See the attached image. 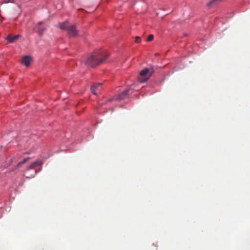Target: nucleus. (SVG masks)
Segmentation results:
<instances>
[{"label":"nucleus","mask_w":250,"mask_h":250,"mask_svg":"<svg viewBox=\"0 0 250 250\" xmlns=\"http://www.w3.org/2000/svg\"><path fill=\"white\" fill-rule=\"evenodd\" d=\"M101 83H97L93 84L91 87V92L95 95L97 94V92L100 89Z\"/></svg>","instance_id":"423d86ee"},{"label":"nucleus","mask_w":250,"mask_h":250,"mask_svg":"<svg viewBox=\"0 0 250 250\" xmlns=\"http://www.w3.org/2000/svg\"><path fill=\"white\" fill-rule=\"evenodd\" d=\"M42 22H39L38 23V24L37 25V26L35 27V29H37V32L41 36L43 34V33H44V31L45 30V28H43V27L40 28V27H39V25L41 24H42Z\"/></svg>","instance_id":"6e6552de"},{"label":"nucleus","mask_w":250,"mask_h":250,"mask_svg":"<svg viewBox=\"0 0 250 250\" xmlns=\"http://www.w3.org/2000/svg\"><path fill=\"white\" fill-rule=\"evenodd\" d=\"M141 38L139 37H136V38H135V42L136 43H140L141 42Z\"/></svg>","instance_id":"f8f14e48"},{"label":"nucleus","mask_w":250,"mask_h":250,"mask_svg":"<svg viewBox=\"0 0 250 250\" xmlns=\"http://www.w3.org/2000/svg\"><path fill=\"white\" fill-rule=\"evenodd\" d=\"M154 72L152 67L149 68H145L141 71L140 73V77L138 78V81L140 83L146 82Z\"/></svg>","instance_id":"f03ea898"},{"label":"nucleus","mask_w":250,"mask_h":250,"mask_svg":"<svg viewBox=\"0 0 250 250\" xmlns=\"http://www.w3.org/2000/svg\"><path fill=\"white\" fill-rule=\"evenodd\" d=\"M29 157H27V158H24L22 161L20 162H19V163H18V166H21V165L23 164L24 163H26L27 161H28V160H29Z\"/></svg>","instance_id":"9d476101"},{"label":"nucleus","mask_w":250,"mask_h":250,"mask_svg":"<svg viewBox=\"0 0 250 250\" xmlns=\"http://www.w3.org/2000/svg\"><path fill=\"white\" fill-rule=\"evenodd\" d=\"M59 27L61 29L67 30L71 36L75 37L78 34V30L76 29V25L69 26L67 21L60 23Z\"/></svg>","instance_id":"7ed1b4c3"},{"label":"nucleus","mask_w":250,"mask_h":250,"mask_svg":"<svg viewBox=\"0 0 250 250\" xmlns=\"http://www.w3.org/2000/svg\"><path fill=\"white\" fill-rule=\"evenodd\" d=\"M130 89L129 88H127L122 93L119 94L116 97V99L119 100H122L124 99L127 95L128 92L130 91Z\"/></svg>","instance_id":"20e7f679"},{"label":"nucleus","mask_w":250,"mask_h":250,"mask_svg":"<svg viewBox=\"0 0 250 250\" xmlns=\"http://www.w3.org/2000/svg\"><path fill=\"white\" fill-rule=\"evenodd\" d=\"M106 52L99 51L93 52L85 61V64L88 66L94 67L99 65L108 56Z\"/></svg>","instance_id":"f257e3e1"},{"label":"nucleus","mask_w":250,"mask_h":250,"mask_svg":"<svg viewBox=\"0 0 250 250\" xmlns=\"http://www.w3.org/2000/svg\"><path fill=\"white\" fill-rule=\"evenodd\" d=\"M154 39V36L152 34H150L148 36L147 39V41L148 42H150L151 41H152Z\"/></svg>","instance_id":"9b49d317"},{"label":"nucleus","mask_w":250,"mask_h":250,"mask_svg":"<svg viewBox=\"0 0 250 250\" xmlns=\"http://www.w3.org/2000/svg\"><path fill=\"white\" fill-rule=\"evenodd\" d=\"M20 37V35H17L14 36H8L6 37L5 39L7 40L10 42H14L18 40L19 38Z\"/></svg>","instance_id":"0eeeda50"},{"label":"nucleus","mask_w":250,"mask_h":250,"mask_svg":"<svg viewBox=\"0 0 250 250\" xmlns=\"http://www.w3.org/2000/svg\"><path fill=\"white\" fill-rule=\"evenodd\" d=\"M32 58L29 56H24L21 60V63L26 66H28L30 64Z\"/></svg>","instance_id":"39448f33"},{"label":"nucleus","mask_w":250,"mask_h":250,"mask_svg":"<svg viewBox=\"0 0 250 250\" xmlns=\"http://www.w3.org/2000/svg\"><path fill=\"white\" fill-rule=\"evenodd\" d=\"M40 165L39 163L38 162H35L33 163L29 167L28 169H33L36 167L39 166Z\"/></svg>","instance_id":"1a4fd4ad"}]
</instances>
